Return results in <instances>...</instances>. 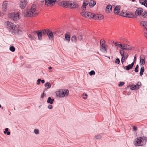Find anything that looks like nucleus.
<instances>
[{
	"mask_svg": "<svg viewBox=\"0 0 147 147\" xmlns=\"http://www.w3.org/2000/svg\"><path fill=\"white\" fill-rule=\"evenodd\" d=\"M36 33L37 34L38 38L39 40H41L42 39V34L40 30H38L36 31Z\"/></svg>",
	"mask_w": 147,
	"mask_h": 147,
	"instance_id": "393cba45",
	"label": "nucleus"
},
{
	"mask_svg": "<svg viewBox=\"0 0 147 147\" xmlns=\"http://www.w3.org/2000/svg\"><path fill=\"white\" fill-rule=\"evenodd\" d=\"M14 26H15V24H13V26H11V28H10V30H12V31H13V30H14Z\"/></svg>",
	"mask_w": 147,
	"mask_h": 147,
	"instance_id": "8fccbe9b",
	"label": "nucleus"
},
{
	"mask_svg": "<svg viewBox=\"0 0 147 147\" xmlns=\"http://www.w3.org/2000/svg\"><path fill=\"white\" fill-rule=\"evenodd\" d=\"M120 15L122 16L129 18H134L135 17V15L131 12H127L122 11Z\"/></svg>",
	"mask_w": 147,
	"mask_h": 147,
	"instance_id": "39448f33",
	"label": "nucleus"
},
{
	"mask_svg": "<svg viewBox=\"0 0 147 147\" xmlns=\"http://www.w3.org/2000/svg\"><path fill=\"white\" fill-rule=\"evenodd\" d=\"M96 4V2L95 1L91 0L90 1L89 5L90 7H93Z\"/></svg>",
	"mask_w": 147,
	"mask_h": 147,
	"instance_id": "2f4dec72",
	"label": "nucleus"
},
{
	"mask_svg": "<svg viewBox=\"0 0 147 147\" xmlns=\"http://www.w3.org/2000/svg\"><path fill=\"white\" fill-rule=\"evenodd\" d=\"M8 17L11 19L13 20H19L20 18L19 15L16 13H9Z\"/></svg>",
	"mask_w": 147,
	"mask_h": 147,
	"instance_id": "423d86ee",
	"label": "nucleus"
},
{
	"mask_svg": "<svg viewBox=\"0 0 147 147\" xmlns=\"http://www.w3.org/2000/svg\"><path fill=\"white\" fill-rule=\"evenodd\" d=\"M112 11V6L110 5H108L105 9V12L107 13H110Z\"/></svg>",
	"mask_w": 147,
	"mask_h": 147,
	"instance_id": "2eb2a0df",
	"label": "nucleus"
},
{
	"mask_svg": "<svg viewBox=\"0 0 147 147\" xmlns=\"http://www.w3.org/2000/svg\"><path fill=\"white\" fill-rule=\"evenodd\" d=\"M136 56H135L134 57V61H136Z\"/></svg>",
	"mask_w": 147,
	"mask_h": 147,
	"instance_id": "e2e57ef3",
	"label": "nucleus"
},
{
	"mask_svg": "<svg viewBox=\"0 0 147 147\" xmlns=\"http://www.w3.org/2000/svg\"><path fill=\"white\" fill-rule=\"evenodd\" d=\"M120 62V60L119 59H116L115 61V63H117V64H119Z\"/></svg>",
	"mask_w": 147,
	"mask_h": 147,
	"instance_id": "a18cd8bd",
	"label": "nucleus"
},
{
	"mask_svg": "<svg viewBox=\"0 0 147 147\" xmlns=\"http://www.w3.org/2000/svg\"><path fill=\"white\" fill-rule=\"evenodd\" d=\"M69 3V2L63 1L59 3V5L61 6L66 8H69V6H68V5Z\"/></svg>",
	"mask_w": 147,
	"mask_h": 147,
	"instance_id": "1a4fd4ad",
	"label": "nucleus"
},
{
	"mask_svg": "<svg viewBox=\"0 0 147 147\" xmlns=\"http://www.w3.org/2000/svg\"><path fill=\"white\" fill-rule=\"evenodd\" d=\"M119 53L122 56V57L123 56H125V54L124 50L122 48H121V49L120 50Z\"/></svg>",
	"mask_w": 147,
	"mask_h": 147,
	"instance_id": "7c9ffc66",
	"label": "nucleus"
},
{
	"mask_svg": "<svg viewBox=\"0 0 147 147\" xmlns=\"http://www.w3.org/2000/svg\"><path fill=\"white\" fill-rule=\"evenodd\" d=\"M49 29H47V30H40L43 35H45L47 34Z\"/></svg>",
	"mask_w": 147,
	"mask_h": 147,
	"instance_id": "f704fd0d",
	"label": "nucleus"
},
{
	"mask_svg": "<svg viewBox=\"0 0 147 147\" xmlns=\"http://www.w3.org/2000/svg\"><path fill=\"white\" fill-rule=\"evenodd\" d=\"M138 68H135V70H134V71H135L136 72H138Z\"/></svg>",
	"mask_w": 147,
	"mask_h": 147,
	"instance_id": "13d9d810",
	"label": "nucleus"
},
{
	"mask_svg": "<svg viewBox=\"0 0 147 147\" xmlns=\"http://www.w3.org/2000/svg\"><path fill=\"white\" fill-rule=\"evenodd\" d=\"M145 36L147 38V32H146L144 34Z\"/></svg>",
	"mask_w": 147,
	"mask_h": 147,
	"instance_id": "bf43d9fd",
	"label": "nucleus"
},
{
	"mask_svg": "<svg viewBox=\"0 0 147 147\" xmlns=\"http://www.w3.org/2000/svg\"><path fill=\"white\" fill-rule=\"evenodd\" d=\"M133 2H134L135 1V0H132Z\"/></svg>",
	"mask_w": 147,
	"mask_h": 147,
	"instance_id": "338daca9",
	"label": "nucleus"
},
{
	"mask_svg": "<svg viewBox=\"0 0 147 147\" xmlns=\"http://www.w3.org/2000/svg\"><path fill=\"white\" fill-rule=\"evenodd\" d=\"M8 1H4L2 4V9L3 11H5L7 10V8Z\"/></svg>",
	"mask_w": 147,
	"mask_h": 147,
	"instance_id": "9d476101",
	"label": "nucleus"
},
{
	"mask_svg": "<svg viewBox=\"0 0 147 147\" xmlns=\"http://www.w3.org/2000/svg\"><path fill=\"white\" fill-rule=\"evenodd\" d=\"M141 84L140 82H138L136 85L137 87H139L141 86Z\"/></svg>",
	"mask_w": 147,
	"mask_h": 147,
	"instance_id": "49530a36",
	"label": "nucleus"
},
{
	"mask_svg": "<svg viewBox=\"0 0 147 147\" xmlns=\"http://www.w3.org/2000/svg\"><path fill=\"white\" fill-rule=\"evenodd\" d=\"M8 130V128H6L5 129V131H4V134H6Z\"/></svg>",
	"mask_w": 147,
	"mask_h": 147,
	"instance_id": "603ef678",
	"label": "nucleus"
},
{
	"mask_svg": "<svg viewBox=\"0 0 147 147\" xmlns=\"http://www.w3.org/2000/svg\"><path fill=\"white\" fill-rule=\"evenodd\" d=\"M34 132L36 134H38L39 133V130L38 129H35L34 130Z\"/></svg>",
	"mask_w": 147,
	"mask_h": 147,
	"instance_id": "09e8293b",
	"label": "nucleus"
},
{
	"mask_svg": "<svg viewBox=\"0 0 147 147\" xmlns=\"http://www.w3.org/2000/svg\"><path fill=\"white\" fill-rule=\"evenodd\" d=\"M77 38L74 35L72 36L71 40L73 42H76L77 41Z\"/></svg>",
	"mask_w": 147,
	"mask_h": 147,
	"instance_id": "473e14b6",
	"label": "nucleus"
},
{
	"mask_svg": "<svg viewBox=\"0 0 147 147\" xmlns=\"http://www.w3.org/2000/svg\"><path fill=\"white\" fill-rule=\"evenodd\" d=\"M133 130L135 131H136L137 130V127L136 126H133Z\"/></svg>",
	"mask_w": 147,
	"mask_h": 147,
	"instance_id": "5fc2aeb1",
	"label": "nucleus"
},
{
	"mask_svg": "<svg viewBox=\"0 0 147 147\" xmlns=\"http://www.w3.org/2000/svg\"><path fill=\"white\" fill-rule=\"evenodd\" d=\"M105 42V40L103 39H101L100 41V45H105L104 44Z\"/></svg>",
	"mask_w": 147,
	"mask_h": 147,
	"instance_id": "58836bf2",
	"label": "nucleus"
},
{
	"mask_svg": "<svg viewBox=\"0 0 147 147\" xmlns=\"http://www.w3.org/2000/svg\"><path fill=\"white\" fill-rule=\"evenodd\" d=\"M41 81V79H38V80H37V85H39L40 84V82Z\"/></svg>",
	"mask_w": 147,
	"mask_h": 147,
	"instance_id": "de8ad7c7",
	"label": "nucleus"
},
{
	"mask_svg": "<svg viewBox=\"0 0 147 147\" xmlns=\"http://www.w3.org/2000/svg\"><path fill=\"white\" fill-rule=\"evenodd\" d=\"M140 24L141 27L145 29L147 31V22L142 21L140 22Z\"/></svg>",
	"mask_w": 147,
	"mask_h": 147,
	"instance_id": "ddd939ff",
	"label": "nucleus"
},
{
	"mask_svg": "<svg viewBox=\"0 0 147 147\" xmlns=\"http://www.w3.org/2000/svg\"><path fill=\"white\" fill-rule=\"evenodd\" d=\"M121 8V6L120 5L116 6L114 10V13L117 14H118L119 13V11Z\"/></svg>",
	"mask_w": 147,
	"mask_h": 147,
	"instance_id": "f3484780",
	"label": "nucleus"
},
{
	"mask_svg": "<svg viewBox=\"0 0 147 147\" xmlns=\"http://www.w3.org/2000/svg\"><path fill=\"white\" fill-rule=\"evenodd\" d=\"M87 18H94V14L92 13L91 12H87Z\"/></svg>",
	"mask_w": 147,
	"mask_h": 147,
	"instance_id": "c756f323",
	"label": "nucleus"
},
{
	"mask_svg": "<svg viewBox=\"0 0 147 147\" xmlns=\"http://www.w3.org/2000/svg\"><path fill=\"white\" fill-rule=\"evenodd\" d=\"M145 56L142 55L140 56V65H144L145 64Z\"/></svg>",
	"mask_w": 147,
	"mask_h": 147,
	"instance_id": "4468645a",
	"label": "nucleus"
},
{
	"mask_svg": "<svg viewBox=\"0 0 147 147\" xmlns=\"http://www.w3.org/2000/svg\"><path fill=\"white\" fill-rule=\"evenodd\" d=\"M6 134H7V135H9L10 134V132L9 131H7V133H6Z\"/></svg>",
	"mask_w": 147,
	"mask_h": 147,
	"instance_id": "052dcab7",
	"label": "nucleus"
},
{
	"mask_svg": "<svg viewBox=\"0 0 147 147\" xmlns=\"http://www.w3.org/2000/svg\"><path fill=\"white\" fill-rule=\"evenodd\" d=\"M136 68H138L139 67V66L138 65H137L136 67Z\"/></svg>",
	"mask_w": 147,
	"mask_h": 147,
	"instance_id": "0e129e2a",
	"label": "nucleus"
},
{
	"mask_svg": "<svg viewBox=\"0 0 147 147\" xmlns=\"http://www.w3.org/2000/svg\"><path fill=\"white\" fill-rule=\"evenodd\" d=\"M146 140L145 137H138L134 141L133 144L136 146H143L146 144Z\"/></svg>",
	"mask_w": 147,
	"mask_h": 147,
	"instance_id": "f03ea898",
	"label": "nucleus"
},
{
	"mask_svg": "<svg viewBox=\"0 0 147 147\" xmlns=\"http://www.w3.org/2000/svg\"><path fill=\"white\" fill-rule=\"evenodd\" d=\"M47 34L50 40H52L53 39V35L52 31L49 30Z\"/></svg>",
	"mask_w": 147,
	"mask_h": 147,
	"instance_id": "6ab92c4d",
	"label": "nucleus"
},
{
	"mask_svg": "<svg viewBox=\"0 0 147 147\" xmlns=\"http://www.w3.org/2000/svg\"><path fill=\"white\" fill-rule=\"evenodd\" d=\"M5 24L7 27V28L9 30L11 28V26H13V23L8 21H7L6 22Z\"/></svg>",
	"mask_w": 147,
	"mask_h": 147,
	"instance_id": "5701e85b",
	"label": "nucleus"
},
{
	"mask_svg": "<svg viewBox=\"0 0 147 147\" xmlns=\"http://www.w3.org/2000/svg\"><path fill=\"white\" fill-rule=\"evenodd\" d=\"M139 2L141 5L147 7V0H139Z\"/></svg>",
	"mask_w": 147,
	"mask_h": 147,
	"instance_id": "4be33fe9",
	"label": "nucleus"
},
{
	"mask_svg": "<svg viewBox=\"0 0 147 147\" xmlns=\"http://www.w3.org/2000/svg\"><path fill=\"white\" fill-rule=\"evenodd\" d=\"M95 74V71L93 70L91 71H90V73H89V75L90 76H91L92 75H94Z\"/></svg>",
	"mask_w": 147,
	"mask_h": 147,
	"instance_id": "a19ab883",
	"label": "nucleus"
},
{
	"mask_svg": "<svg viewBox=\"0 0 147 147\" xmlns=\"http://www.w3.org/2000/svg\"><path fill=\"white\" fill-rule=\"evenodd\" d=\"M14 26H15V24H13V26H11V28H10V30H12V31H13V30H14Z\"/></svg>",
	"mask_w": 147,
	"mask_h": 147,
	"instance_id": "3c124183",
	"label": "nucleus"
},
{
	"mask_svg": "<svg viewBox=\"0 0 147 147\" xmlns=\"http://www.w3.org/2000/svg\"><path fill=\"white\" fill-rule=\"evenodd\" d=\"M100 45V51L102 52L106 53L107 52L106 45Z\"/></svg>",
	"mask_w": 147,
	"mask_h": 147,
	"instance_id": "aec40b11",
	"label": "nucleus"
},
{
	"mask_svg": "<svg viewBox=\"0 0 147 147\" xmlns=\"http://www.w3.org/2000/svg\"><path fill=\"white\" fill-rule=\"evenodd\" d=\"M144 67H142L140 69V76H142L143 75V72L144 71Z\"/></svg>",
	"mask_w": 147,
	"mask_h": 147,
	"instance_id": "e433bc0d",
	"label": "nucleus"
},
{
	"mask_svg": "<svg viewBox=\"0 0 147 147\" xmlns=\"http://www.w3.org/2000/svg\"><path fill=\"white\" fill-rule=\"evenodd\" d=\"M1 105L0 104V108L1 107Z\"/></svg>",
	"mask_w": 147,
	"mask_h": 147,
	"instance_id": "774afa93",
	"label": "nucleus"
},
{
	"mask_svg": "<svg viewBox=\"0 0 147 147\" xmlns=\"http://www.w3.org/2000/svg\"><path fill=\"white\" fill-rule=\"evenodd\" d=\"M122 48L124 50H129L132 49V47L127 44H124L123 45V47Z\"/></svg>",
	"mask_w": 147,
	"mask_h": 147,
	"instance_id": "dca6fc26",
	"label": "nucleus"
},
{
	"mask_svg": "<svg viewBox=\"0 0 147 147\" xmlns=\"http://www.w3.org/2000/svg\"><path fill=\"white\" fill-rule=\"evenodd\" d=\"M9 50L12 52H14L15 51V49L13 46H11L10 47Z\"/></svg>",
	"mask_w": 147,
	"mask_h": 147,
	"instance_id": "ea45409f",
	"label": "nucleus"
},
{
	"mask_svg": "<svg viewBox=\"0 0 147 147\" xmlns=\"http://www.w3.org/2000/svg\"><path fill=\"white\" fill-rule=\"evenodd\" d=\"M113 43L115 45L116 47H117L119 48H121V49L122 47H123V45L119 44L118 43L116 42L115 41H113Z\"/></svg>",
	"mask_w": 147,
	"mask_h": 147,
	"instance_id": "bb28decb",
	"label": "nucleus"
},
{
	"mask_svg": "<svg viewBox=\"0 0 147 147\" xmlns=\"http://www.w3.org/2000/svg\"><path fill=\"white\" fill-rule=\"evenodd\" d=\"M70 35L69 33H67L65 34V40H67L68 42H69L70 40Z\"/></svg>",
	"mask_w": 147,
	"mask_h": 147,
	"instance_id": "a878e982",
	"label": "nucleus"
},
{
	"mask_svg": "<svg viewBox=\"0 0 147 147\" xmlns=\"http://www.w3.org/2000/svg\"><path fill=\"white\" fill-rule=\"evenodd\" d=\"M56 95L60 97H63L67 96L69 94V91L67 89H60L56 92Z\"/></svg>",
	"mask_w": 147,
	"mask_h": 147,
	"instance_id": "7ed1b4c3",
	"label": "nucleus"
},
{
	"mask_svg": "<svg viewBox=\"0 0 147 147\" xmlns=\"http://www.w3.org/2000/svg\"><path fill=\"white\" fill-rule=\"evenodd\" d=\"M134 62H133L131 64L126 66L124 67V68L127 70H129L130 69L132 68L134 64Z\"/></svg>",
	"mask_w": 147,
	"mask_h": 147,
	"instance_id": "412c9836",
	"label": "nucleus"
},
{
	"mask_svg": "<svg viewBox=\"0 0 147 147\" xmlns=\"http://www.w3.org/2000/svg\"><path fill=\"white\" fill-rule=\"evenodd\" d=\"M94 137L97 139H99L101 138V136L100 135L95 136Z\"/></svg>",
	"mask_w": 147,
	"mask_h": 147,
	"instance_id": "37998d69",
	"label": "nucleus"
},
{
	"mask_svg": "<svg viewBox=\"0 0 147 147\" xmlns=\"http://www.w3.org/2000/svg\"><path fill=\"white\" fill-rule=\"evenodd\" d=\"M45 93H44V91L43 92L42 94L41 95V97L42 98H43V97L44 96H45Z\"/></svg>",
	"mask_w": 147,
	"mask_h": 147,
	"instance_id": "6e6d98bb",
	"label": "nucleus"
},
{
	"mask_svg": "<svg viewBox=\"0 0 147 147\" xmlns=\"http://www.w3.org/2000/svg\"><path fill=\"white\" fill-rule=\"evenodd\" d=\"M104 18V16L102 15L96 14L94 15L93 18L95 20H101Z\"/></svg>",
	"mask_w": 147,
	"mask_h": 147,
	"instance_id": "f8f14e48",
	"label": "nucleus"
},
{
	"mask_svg": "<svg viewBox=\"0 0 147 147\" xmlns=\"http://www.w3.org/2000/svg\"><path fill=\"white\" fill-rule=\"evenodd\" d=\"M14 29L13 31V32L15 33H18L20 31L19 28V26L18 25H15Z\"/></svg>",
	"mask_w": 147,
	"mask_h": 147,
	"instance_id": "b1692460",
	"label": "nucleus"
},
{
	"mask_svg": "<svg viewBox=\"0 0 147 147\" xmlns=\"http://www.w3.org/2000/svg\"><path fill=\"white\" fill-rule=\"evenodd\" d=\"M59 0H45V3L47 6H52L55 4V2L58 1Z\"/></svg>",
	"mask_w": 147,
	"mask_h": 147,
	"instance_id": "0eeeda50",
	"label": "nucleus"
},
{
	"mask_svg": "<svg viewBox=\"0 0 147 147\" xmlns=\"http://www.w3.org/2000/svg\"><path fill=\"white\" fill-rule=\"evenodd\" d=\"M41 82L43 84L44 83H45V80H41Z\"/></svg>",
	"mask_w": 147,
	"mask_h": 147,
	"instance_id": "680f3d73",
	"label": "nucleus"
},
{
	"mask_svg": "<svg viewBox=\"0 0 147 147\" xmlns=\"http://www.w3.org/2000/svg\"><path fill=\"white\" fill-rule=\"evenodd\" d=\"M125 84V83L123 82H120L118 84V86H123Z\"/></svg>",
	"mask_w": 147,
	"mask_h": 147,
	"instance_id": "c03bdc74",
	"label": "nucleus"
},
{
	"mask_svg": "<svg viewBox=\"0 0 147 147\" xmlns=\"http://www.w3.org/2000/svg\"><path fill=\"white\" fill-rule=\"evenodd\" d=\"M128 57V56L127 53H125V56H123L122 57L121 60V61L123 64V63L125 59H127Z\"/></svg>",
	"mask_w": 147,
	"mask_h": 147,
	"instance_id": "c85d7f7f",
	"label": "nucleus"
},
{
	"mask_svg": "<svg viewBox=\"0 0 147 147\" xmlns=\"http://www.w3.org/2000/svg\"><path fill=\"white\" fill-rule=\"evenodd\" d=\"M140 87H137L136 85L133 84L130 86V88L131 90H135L137 89H138Z\"/></svg>",
	"mask_w": 147,
	"mask_h": 147,
	"instance_id": "cd10ccee",
	"label": "nucleus"
},
{
	"mask_svg": "<svg viewBox=\"0 0 147 147\" xmlns=\"http://www.w3.org/2000/svg\"><path fill=\"white\" fill-rule=\"evenodd\" d=\"M88 1H84L83 2L82 9L83 11H85L86 9V6L88 5Z\"/></svg>",
	"mask_w": 147,
	"mask_h": 147,
	"instance_id": "a211bd4d",
	"label": "nucleus"
},
{
	"mask_svg": "<svg viewBox=\"0 0 147 147\" xmlns=\"http://www.w3.org/2000/svg\"><path fill=\"white\" fill-rule=\"evenodd\" d=\"M38 13V12L36 9V5L33 4L30 8L27 9L25 11L23 15L25 17H33L35 16Z\"/></svg>",
	"mask_w": 147,
	"mask_h": 147,
	"instance_id": "f257e3e1",
	"label": "nucleus"
},
{
	"mask_svg": "<svg viewBox=\"0 0 147 147\" xmlns=\"http://www.w3.org/2000/svg\"><path fill=\"white\" fill-rule=\"evenodd\" d=\"M84 95L86 96V97H83V98L84 99H86V97H87V94H84Z\"/></svg>",
	"mask_w": 147,
	"mask_h": 147,
	"instance_id": "4d7b16f0",
	"label": "nucleus"
},
{
	"mask_svg": "<svg viewBox=\"0 0 147 147\" xmlns=\"http://www.w3.org/2000/svg\"><path fill=\"white\" fill-rule=\"evenodd\" d=\"M48 108L49 109H52L53 107L52 105H49L48 106Z\"/></svg>",
	"mask_w": 147,
	"mask_h": 147,
	"instance_id": "864d4df0",
	"label": "nucleus"
},
{
	"mask_svg": "<svg viewBox=\"0 0 147 147\" xmlns=\"http://www.w3.org/2000/svg\"><path fill=\"white\" fill-rule=\"evenodd\" d=\"M143 11V9L142 8L139 7L136 9L135 12V16H140L142 14V16L144 18L147 17V12L146 11Z\"/></svg>",
	"mask_w": 147,
	"mask_h": 147,
	"instance_id": "20e7f679",
	"label": "nucleus"
},
{
	"mask_svg": "<svg viewBox=\"0 0 147 147\" xmlns=\"http://www.w3.org/2000/svg\"><path fill=\"white\" fill-rule=\"evenodd\" d=\"M45 86L47 87V89H48L51 88V85L49 82H47L45 84Z\"/></svg>",
	"mask_w": 147,
	"mask_h": 147,
	"instance_id": "c9c22d12",
	"label": "nucleus"
},
{
	"mask_svg": "<svg viewBox=\"0 0 147 147\" xmlns=\"http://www.w3.org/2000/svg\"><path fill=\"white\" fill-rule=\"evenodd\" d=\"M49 69H52V67H49L48 68Z\"/></svg>",
	"mask_w": 147,
	"mask_h": 147,
	"instance_id": "69168bd1",
	"label": "nucleus"
},
{
	"mask_svg": "<svg viewBox=\"0 0 147 147\" xmlns=\"http://www.w3.org/2000/svg\"><path fill=\"white\" fill-rule=\"evenodd\" d=\"M68 6L69 8H77L78 6V5L76 2L71 3L69 2Z\"/></svg>",
	"mask_w": 147,
	"mask_h": 147,
	"instance_id": "9b49d317",
	"label": "nucleus"
},
{
	"mask_svg": "<svg viewBox=\"0 0 147 147\" xmlns=\"http://www.w3.org/2000/svg\"><path fill=\"white\" fill-rule=\"evenodd\" d=\"M27 1L25 0H21L20 3V7L22 9H24L27 4Z\"/></svg>",
	"mask_w": 147,
	"mask_h": 147,
	"instance_id": "6e6552de",
	"label": "nucleus"
},
{
	"mask_svg": "<svg viewBox=\"0 0 147 147\" xmlns=\"http://www.w3.org/2000/svg\"><path fill=\"white\" fill-rule=\"evenodd\" d=\"M54 99H51L50 97H49L48 98L47 102L48 103H49L50 104H53V102L54 101Z\"/></svg>",
	"mask_w": 147,
	"mask_h": 147,
	"instance_id": "72a5a7b5",
	"label": "nucleus"
},
{
	"mask_svg": "<svg viewBox=\"0 0 147 147\" xmlns=\"http://www.w3.org/2000/svg\"><path fill=\"white\" fill-rule=\"evenodd\" d=\"M77 38L78 40L79 41H81L82 40V36L80 35L78 36Z\"/></svg>",
	"mask_w": 147,
	"mask_h": 147,
	"instance_id": "79ce46f5",
	"label": "nucleus"
},
{
	"mask_svg": "<svg viewBox=\"0 0 147 147\" xmlns=\"http://www.w3.org/2000/svg\"><path fill=\"white\" fill-rule=\"evenodd\" d=\"M81 15L84 17L87 18V12H82L81 13Z\"/></svg>",
	"mask_w": 147,
	"mask_h": 147,
	"instance_id": "4c0bfd02",
	"label": "nucleus"
}]
</instances>
